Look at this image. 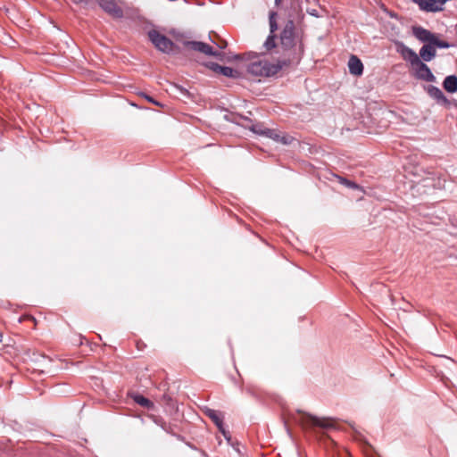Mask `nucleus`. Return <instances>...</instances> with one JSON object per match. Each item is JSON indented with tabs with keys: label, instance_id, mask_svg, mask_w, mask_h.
<instances>
[{
	"label": "nucleus",
	"instance_id": "obj_1",
	"mask_svg": "<svg viewBox=\"0 0 457 457\" xmlns=\"http://www.w3.org/2000/svg\"><path fill=\"white\" fill-rule=\"evenodd\" d=\"M245 56L247 59H254L247 65L248 73L255 77H270L276 75L284 66L290 64V61H278L277 63H271L266 60H261L256 53H248Z\"/></svg>",
	"mask_w": 457,
	"mask_h": 457
},
{
	"label": "nucleus",
	"instance_id": "obj_2",
	"mask_svg": "<svg viewBox=\"0 0 457 457\" xmlns=\"http://www.w3.org/2000/svg\"><path fill=\"white\" fill-rule=\"evenodd\" d=\"M280 44L284 50L292 51L293 58L288 60L291 62H298L303 52V46L301 39L299 38L298 33L295 31V22L292 20H288L281 33H280Z\"/></svg>",
	"mask_w": 457,
	"mask_h": 457
},
{
	"label": "nucleus",
	"instance_id": "obj_3",
	"mask_svg": "<svg viewBox=\"0 0 457 457\" xmlns=\"http://www.w3.org/2000/svg\"><path fill=\"white\" fill-rule=\"evenodd\" d=\"M297 417L294 416L295 422L306 428H320L328 429L334 428V421L330 419H320L309 413L297 411Z\"/></svg>",
	"mask_w": 457,
	"mask_h": 457
},
{
	"label": "nucleus",
	"instance_id": "obj_4",
	"mask_svg": "<svg viewBox=\"0 0 457 457\" xmlns=\"http://www.w3.org/2000/svg\"><path fill=\"white\" fill-rule=\"evenodd\" d=\"M148 37L152 44L162 53L170 54L174 47V43L171 39L155 29L148 31Z\"/></svg>",
	"mask_w": 457,
	"mask_h": 457
},
{
	"label": "nucleus",
	"instance_id": "obj_5",
	"mask_svg": "<svg viewBox=\"0 0 457 457\" xmlns=\"http://www.w3.org/2000/svg\"><path fill=\"white\" fill-rule=\"evenodd\" d=\"M183 45L189 50L199 52L207 56H213L219 60H222L223 54L216 51L210 45L201 41H184Z\"/></svg>",
	"mask_w": 457,
	"mask_h": 457
},
{
	"label": "nucleus",
	"instance_id": "obj_6",
	"mask_svg": "<svg viewBox=\"0 0 457 457\" xmlns=\"http://www.w3.org/2000/svg\"><path fill=\"white\" fill-rule=\"evenodd\" d=\"M233 121L235 123H237V124H241L245 128L250 129L254 134L266 137V133L265 132L268 129V128H265L260 122L253 123V120L250 118L246 117V116H244L242 114H237L234 118Z\"/></svg>",
	"mask_w": 457,
	"mask_h": 457
},
{
	"label": "nucleus",
	"instance_id": "obj_7",
	"mask_svg": "<svg viewBox=\"0 0 457 457\" xmlns=\"http://www.w3.org/2000/svg\"><path fill=\"white\" fill-rule=\"evenodd\" d=\"M278 13L274 11H271L269 14V23H270V35L267 37L266 40L263 43V47L266 51H270L276 47V35L275 31L278 29V23L276 21Z\"/></svg>",
	"mask_w": 457,
	"mask_h": 457
},
{
	"label": "nucleus",
	"instance_id": "obj_8",
	"mask_svg": "<svg viewBox=\"0 0 457 457\" xmlns=\"http://www.w3.org/2000/svg\"><path fill=\"white\" fill-rule=\"evenodd\" d=\"M414 77L418 79L426 82H435L436 76L432 73L430 68L421 60L419 61L414 66Z\"/></svg>",
	"mask_w": 457,
	"mask_h": 457
},
{
	"label": "nucleus",
	"instance_id": "obj_9",
	"mask_svg": "<svg viewBox=\"0 0 457 457\" xmlns=\"http://www.w3.org/2000/svg\"><path fill=\"white\" fill-rule=\"evenodd\" d=\"M96 2L99 6L112 17L115 19L123 18V10L117 4L115 0H96Z\"/></svg>",
	"mask_w": 457,
	"mask_h": 457
},
{
	"label": "nucleus",
	"instance_id": "obj_10",
	"mask_svg": "<svg viewBox=\"0 0 457 457\" xmlns=\"http://www.w3.org/2000/svg\"><path fill=\"white\" fill-rule=\"evenodd\" d=\"M424 88L428 95L432 99L436 100L438 104L445 106H449L451 104L450 100L445 96L439 87L434 85H428Z\"/></svg>",
	"mask_w": 457,
	"mask_h": 457
},
{
	"label": "nucleus",
	"instance_id": "obj_11",
	"mask_svg": "<svg viewBox=\"0 0 457 457\" xmlns=\"http://www.w3.org/2000/svg\"><path fill=\"white\" fill-rule=\"evenodd\" d=\"M412 34L418 40L426 44L431 43L435 36V33L420 26L412 27Z\"/></svg>",
	"mask_w": 457,
	"mask_h": 457
},
{
	"label": "nucleus",
	"instance_id": "obj_12",
	"mask_svg": "<svg viewBox=\"0 0 457 457\" xmlns=\"http://www.w3.org/2000/svg\"><path fill=\"white\" fill-rule=\"evenodd\" d=\"M399 52L403 58L410 62L411 66H414L419 61H420V56L415 53V51L403 43H401V49Z\"/></svg>",
	"mask_w": 457,
	"mask_h": 457
},
{
	"label": "nucleus",
	"instance_id": "obj_13",
	"mask_svg": "<svg viewBox=\"0 0 457 457\" xmlns=\"http://www.w3.org/2000/svg\"><path fill=\"white\" fill-rule=\"evenodd\" d=\"M436 55V49L432 43L425 44L420 49V58L422 62H430Z\"/></svg>",
	"mask_w": 457,
	"mask_h": 457
},
{
	"label": "nucleus",
	"instance_id": "obj_14",
	"mask_svg": "<svg viewBox=\"0 0 457 457\" xmlns=\"http://www.w3.org/2000/svg\"><path fill=\"white\" fill-rule=\"evenodd\" d=\"M349 72L352 75L360 76L363 73V64L356 55H351L348 61Z\"/></svg>",
	"mask_w": 457,
	"mask_h": 457
},
{
	"label": "nucleus",
	"instance_id": "obj_15",
	"mask_svg": "<svg viewBox=\"0 0 457 457\" xmlns=\"http://www.w3.org/2000/svg\"><path fill=\"white\" fill-rule=\"evenodd\" d=\"M444 89L450 93L454 94L457 92V76L456 75H448L445 78L443 81Z\"/></svg>",
	"mask_w": 457,
	"mask_h": 457
},
{
	"label": "nucleus",
	"instance_id": "obj_16",
	"mask_svg": "<svg viewBox=\"0 0 457 457\" xmlns=\"http://www.w3.org/2000/svg\"><path fill=\"white\" fill-rule=\"evenodd\" d=\"M204 413L213 421L218 428H221V424L223 423V416L220 412L210 408H206L204 410Z\"/></svg>",
	"mask_w": 457,
	"mask_h": 457
},
{
	"label": "nucleus",
	"instance_id": "obj_17",
	"mask_svg": "<svg viewBox=\"0 0 457 457\" xmlns=\"http://www.w3.org/2000/svg\"><path fill=\"white\" fill-rule=\"evenodd\" d=\"M132 398L136 403H137L140 406H143L148 410L153 409L154 406V404L152 401H150L149 399H147L146 397H145L142 395L136 394L132 396Z\"/></svg>",
	"mask_w": 457,
	"mask_h": 457
},
{
	"label": "nucleus",
	"instance_id": "obj_18",
	"mask_svg": "<svg viewBox=\"0 0 457 457\" xmlns=\"http://www.w3.org/2000/svg\"><path fill=\"white\" fill-rule=\"evenodd\" d=\"M220 74L227 77V78H232V79H237L240 77V72L237 70H234L231 67L228 66H222Z\"/></svg>",
	"mask_w": 457,
	"mask_h": 457
},
{
	"label": "nucleus",
	"instance_id": "obj_19",
	"mask_svg": "<svg viewBox=\"0 0 457 457\" xmlns=\"http://www.w3.org/2000/svg\"><path fill=\"white\" fill-rule=\"evenodd\" d=\"M431 43L433 46H435L436 49V48L447 49L453 46L452 44L448 43L447 41L441 40L436 34H435Z\"/></svg>",
	"mask_w": 457,
	"mask_h": 457
},
{
	"label": "nucleus",
	"instance_id": "obj_20",
	"mask_svg": "<svg viewBox=\"0 0 457 457\" xmlns=\"http://www.w3.org/2000/svg\"><path fill=\"white\" fill-rule=\"evenodd\" d=\"M337 178L339 179V182L342 185H344V186H345V187H347L349 188H352V189H358L359 188V185L356 184L355 182L351 181V180H349V179H347L345 178H342L340 176H338Z\"/></svg>",
	"mask_w": 457,
	"mask_h": 457
},
{
	"label": "nucleus",
	"instance_id": "obj_21",
	"mask_svg": "<svg viewBox=\"0 0 457 457\" xmlns=\"http://www.w3.org/2000/svg\"><path fill=\"white\" fill-rule=\"evenodd\" d=\"M265 133H266V137L271 138L276 142H279L281 135L277 130L272 129H268Z\"/></svg>",
	"mask_w": 457,
	"mask_h": 457
},
{
	"label": "nucleus",
	"instance_id": "obj_22",
	"mask_svg": "<svg viewBox=\"0 0 457 457\" xmlns=\"http://www.w3.org/2000/svg\"><path fill=\"white\" fill-rule=\"evenodd\" d=\"M205 66L210 69L211 71L216 72V73H220L222 66L216 63V62H208L205 63Z\"/></svg>",
	"mask_w": 457,
	"mask_h": 457
},
{
	"label": "nucleus",
	"instance_id": "obj_23",
	"mask_svg": "<svg viewBox=\"0 0 457 457\" xmlns=\"http://www.w3.org/2000/svg\"><path fill=\"white\" fill-rule=\"evenodd\" d=\"M173 87L177 89V91L182 96H186V97H189L190 96V93L188 92V90L187 88H185L184 87L180 86V85H178V84H173Z\"/></svg>",
	"mask_w": 457,
	"mask_h": 457
},
{
	"label": "nucleus",
	"instance_id": "obj_24",
	"mask_svg": "<svg viewBox=\"0 0 457 457\" xmlns=\"http://www.w3.org/2000/svg\"><path fill=\"white\" fill-rule=\"evenodd\" d=\"M294 140V137L289 136V135H287V134H283L280 136V139H279V143L285 145H290Z\"/></svg>",
	"mask_w": 457,
	"mask_h": 457
},
{
	"label": "nucleus",
	"instance_id": "obj_25",
	"mask_svg": "<svg viewBox=\"0 0 457 457\" xmlns=\"http://www.w3.org/2000/svg\"><path fill=\"white\" fill-rule=\"evenodd\" d=\"M139 96H141L142 97H144L145 100H147L148 102L154 104V105H157V106H160L161 104L160 102L154 100L152 96H148L147 94L144 93V92H140L139 93Z\"/></svg>",
	"mask_w": 457,
	"mask_h": 457
},
{
	"label": "nucleus",
	"instance_id": "obj_26",
	"mask_svg": "<svg viewBox=\"0 0 457 457\" xmlns=\"http://www.w3.org/2000/svg\"><path fill=\"white\" fill-rule=\"evenodd\" d=\"M219 431L224 436L225 439L229 442L231 440V436L229 432L224 428V424H221V428H219Z\"/></svg>",
	"mask_w": 457,
	"mask_h": 457
},
{
	"label": "nucleus",
	"instance_id": "obj_27",
	"mask_svg": "<svg viewBox=\"0 0 457 457\" xmlns=\"http://www.w3.org/2000/svg\"><path fill=\"white\" fill-rule=\"evenodd\" d=\"M423 185L424 187H433L434 185L431 183V179L430 178H426L424 179L423 180Z\"/></svg>",
	"mask_w": 457,
	"mask_h": 457
},
{
	"label": "nucleus",
	"instance_id": "obj_28",
	"mask_svg": "<svg viewBox=\"0 0 457 457\" xmlns=\"http://www.w3.org/2000/svg\"><path fill=\"white\" fill-rule=\"evenodd\" d=\"M154 422L157 425H160L162 429H164L165 431H168L167 428H166V425H165V423L163 421H162L161 420H154Z\"/></svg>",
	"mask_w": 457,
	"mask_h": 457
},
{
	"label": "nucleus",
	"instance_id": "obj_29",
	"mask_svg": "<svg viewBox=\"0 0 457 457\" xmlns=\"http://www.w3.org/2000/svg\"><path fill=\"white\" fill-rule=\"evenodd\" d=\"M39 357L42 358L44 361H50V360L46 355H39Z\"/></svg>",
	"mask_w": 457,
	"mask_h": 457
},
{
	"label": "nucleus",
	"instance_id": "obj_30",
	"mask_svg": "<svg viewBox=\"0 0 457 457\" xmlns=\"http://www.w3.org/2000/svg\"><path fill=\"white\" fill-rule=\"evenodd\" d=\"M282 0H274L276 6H278L281 4Z\"/></svg>",
	"mask_w": 457,
	"mask_h": 457
},
{
	"label": "nucleus",
	"instance_id": "obj_31",
	"mask_svg": "<svg viewBox=\"0 0 457 457\" xmlns=\"http://www.w3.org/2000/svg\"><path fill=\"white\" fill-rule=\"evenodd\" d=\"M226 43H224L223 45H219L218 46L220 48V49H223L226 47Z\"/></svg>",
	"mask_w": 457,
	"mask_h": 457
},
{
	"label": "nucleus",
	"instance_id": "obj_32",
	"mask_svg": "<svg viewBox=\"0 0 457 457\" xmlns=\"http://www.w3.org/2000/svg\"><path fill=\"white\" fill-rule=\"evenodd\" d=\"M73 2L75 4H80V3L84 2V0H73Z\"/></svg>",
	"mask_w": 457,
	"mask_h": 457
},
{
	"label": "nucleus",
	"instance_id": "obj_33",
	"mask_svg": "<svg viewBox=\"0 0 457 457\" xmlns=\"http://www.w3.org/2000/svg\"><path fill=\"white\" fill-rule=\"evenodd\" d=\"M236 58L240 59L241 57H240V55L237 54V55H236Z\"/></svg>",
	"mask_w": 457,
	"mask_h": 457
}]
</instances>
